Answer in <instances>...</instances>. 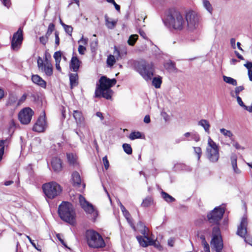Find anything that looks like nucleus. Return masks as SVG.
I'll use <instances>...</instances> for the list:
<instances>
[{
    "label": "nucleus",
    "mask_w": 252,
    "mask_h": 252,
    "mask_svg": "<svg viewBox=\"0 0 252 252\" xmlns=\"http://www.w3.org/2000/svg\"><path fill=\"white\" fill-rule=\"evenodd\" d=\"M32 80L33 83L39 86L40 87L45 88L46 86V82L39 75H33L32 77Z\"/></svg>",
    "instance_id": "obj_19"
},
{
    "label": "nucleus",
    "mask_w": 252,
    "mask_h": 252,
    "mask_svg": "<svg viewBox=\"0 0 252 252\" xmlns=\"http://www.w3.org/2000/svg\"><path fill=\"white\" fill-rule=\"evenodd\" d=\"M191 137L192 139H193L196 142H198L200 140L199 136L198 134L196 133H192L191 135Z\"/></svg>",
    "instance_id": "obj_56"
},
{
    "label": "nucleus",
    "mask_w": 252,
    "mask_h": 252,
    "mask_svg": "<svg viewBox=\"0 0 252 252\" xmlns=\"http://www.w3.org/2000/svg\"><path fill=\"white\" fill-rule=\"evenodd\" d=\"M62 26H63L65 32L69 35H71L73 31L72 27L70 26L66 25L65 24H62Z\"/></svg>",
    "instance_id": "obj_43"
},
{
    "label": "nucleus",
    "mask_w": 252,
    "mask_h": 252,
    "mask_svg": "<svg viewBox=\"0 0 252 252\" xmlns=\"http://www.w3.org/2000/svg\"><path fill=\"white\" fill-rule=\"evenodd\" d=\"M244 90V87L242 86H238L235 88V90L234 91H231L230 92L231 96L232 97H234L236 96H239V94L240 92Z\"/></svg>",
    "instance_id": "obj_29"
},
{
    "label": "nucleus",
    "mask_w": 252,
    "mask_h": 252,
    "mask_svg": "<svg viewBox=\"0 0 252 252\" xmlns=\"http://www.w3.org/2000/svg\"><path fill=\"white\" fill-rule=\"evenodd\" d=\"M67 158L70 164L74 165L77 162L76 156L73 154H67Z\"/></svg>",
    "instance_id": "obj_28"
},
{
    "label": "nucleus",
    "mask_w": 252,
    "mask_h": 252,
    "mask_svg": "<svg viewBox=\"0 0 252 252\" xmlns=\"http://www.w3.org/2000/svg\"><path fill=\"white\" fill-rule=\"evenodd\" d=\"M26 237L28 239V240H29V241L30 242V243H31V244L32 245V246L34 248H35L37 250H38L37 247H36V246L35 245V244L33 242V241L31 239V238H30V236H28V235H26Z\"/></svg>",
    "instance_id": "obj_61"
},
{
    "label": "nucleus",
    "mask_w": 252,
    "mask_h": 252,
    "mask_svg": "<svg viewBox=\"0 0 252 252\" xmlns=\"http://www.w3.org/2000/svg\"><path fill=\"white\" fill-rule=\"evenodd\" d=\"M78 50L80 54L84 55L86 50V48L83 45H79Z\"/></svg>",
    "instance_id": "obj_51"
},
{
    "label": "nucleus",
    "mask_w": 252,
    "mask_h": 252,
    "mask_svg": "<svg viewBox=\"0 0 252 252\" xmlns=\"http://www.w3.org/2000/svg\"><path fill=\"white\" fill-rule=\"evenodd\" d=\"M54 58L55 63H60L62 58V52L61 51H57L54 54Z\"/></svg>",
    "instance_id": "obj_40"
},
{
    "label": "nucleus",
    "mask_w": 252,
    "mask_h": 252,
    "mask_svg": "<svg viewBox=\"0 0 252 252\" xmlns=\"http://www.w3.org/2000/svg\"><path fill=\"white\" fill-rule=\"evenodd\" d=\"M37 65L39 70L44 73L46 75L50 76L53 74V66L52 63L46 60L44 61L42 59L38 57L37 59Z\"/></svg>",
    "instance_id": "obj_12"
},
{
    "label": "nucleus",
    "mask_w": 252,
    "mask_h": 252,
    "mask_svg": "<svg viewBox=\"0 0 252 252\" xmlns=\"http://www.w3.org/2000/svg\"><path fill=\"white\" fill-rule=\"evenodd\" d=\"M211 245L215 249L216 252H222L221 250L223 246V242L220 228L218 226H216L213 228Z\"/></svg>",
    "instance_id": "obj_9"
},
{
    "label": "nucleus",
    "mask_w": 252,
    "mask_h": 252,
    "mask_svg": "<svg viewBox=\"0 0 252 252\" xmlns=\"http://www.w3.org/2000/svg\"><path fill=\"white\" fill-rule=\"evenodd\" d=\"M47 127V124L45 120V113L43 112L42 114L40 116L36 123L33 127L34 131L41 132L44 131Z\"/></svg>",
    "instance_id": "obj_16"
},
{
    "label": "nucleus",
    "mask_w": 252,
    "mask_h": 252,
    "mask_svg": "<svg viewBox=\"0 0 252 252\" xmlns=\"http://www.w3.org/2000/svg\"><path fill=\"white\" fill-rule=\"evenodd\" d=\"M33 111L29 107H26L20 111L18 115V118L21 124L27 125L31 121Z\"/></svg>",
    "instance_id": "obj_14"
},
{
    "label": "nucleus",
    "mask_w": 252,
    "mask_h": 252,
    "mask_svg": "<svg viewBox=\"0 0 252 252\" xmlns=\"http://www.w3.org/2000/svg\"><path fill=\"white\" fill-rule=\"evenodd\" d=\"M136 238L141 246L145 248L149 246L147 241L142 236H137Z\"/></svg>",
    "instance_id": "obj_35"
},
{
    "label": "nucleus",
    "mask_w": 252,
    "mask_h": 252,
    "mask_svg": "<svg viewBox=\"0 0 252 252\" xmlns=\"http://www.w3.org/2000/svg\"><path fill=\"white\" fill-rule=\"evenodd\" d=\"M4 140H0V162L2 159L4 154Z\"/></svg>",
    "instance_id": "obj_41"
},
{
    "label": "nucleus",
    "mask_w": 252,
    "mask_h": 252,
    "mask_svg": "<svg viewBox=\"0 0 252 252\" xmlns=\"http://www.w3.org/2000/svg\"><path fill=\"white\" fill-rule=\"evenodd\" d=\"M102 162L105 169L107 170L109 167V162L106 156L102 158Z\"/></svg>",
    "instance_id": "obj_47"
},
{
    "label": "nucleus",
    "mask_w": 252,
    "mask_h": 252,
    "mask_svg": "<svg viewBox=\"0 0 252 252\" xmlns=\"http://www.w3.org/2000/svg\"><path fill=\"white\" fill-rule=\"evenodd\" d=\"M152 203V199L150 197L146 198L144 200H143L142 205L143 207H148L151 205Z\"/></svg>",
    "instance_id": "obj_42"
},
{
    "label": "nucleus",
    "mask_w": 252,
    "mask_h": 252,
    "mask_svg": "<svg viewBox=\"0 0 252 252\" xmlns=\"http://www.w3.org/2000/svg\"><path fill=\"white\" fill-rule=\"evenodd\" d=\"M161 115L163 117L164 120L166 122L169 121L170 117L166 113H165V112L162 113Z\"/></svg>",
    "instance_id": "obj_59"
},
{
    "label": "nucleus",
    "mask_w": 252,
    "mask_h": 252,
    "mask_svg": "<svg viewBox=\"0 0 252 252\" xmlns=\"http://www.w3.org/2000/svg\"><path fill=\"white\" fill-rule=\"evenodd\" d=\"M147 241V243H148V245L150 246V244L154 240L150 236V234L144 235L142 236Z\"/></svg>",
    "instance_id": "obj_50"
},
{
    "label": "nucleus",
    "mask_w": 252,
    "mask_h": 252,
    "mask_svg": "<svg viewBox=\"0 0 252 252\" xmlns=\"http://www.w3.org/2000/svg\"><path fill=\"white\" fill-rule=\"evenodd\" d=\"M2 2L3 4L6 7L8 8L10 6V0H2Z\"/></svg>",
    "instance_id": "obj_57"
},
{
    "label": "nucleus",
    "mask_w": 252,
    "mask_h": 252,
    "mask_svg": "<svg viewBox=\"0 0 252 252\" xmlns=\"http://www.w3.org/2000/svg\"><path fill=\"white\" fill-rule=\"evenodd\" d=\"M105 25L109 29H113L115 27L117 23V20L112 19L108 17L107 15H105Z\"/></svg>",
    "instance_id": "obj_21"
},
{
    "label": "nucleus",
    "mask_w": 252,
    "mask_h": 252,
    "mask_svg": "<svg viewBox=\"0 0 252 252\" xmlns=\"http://www.w3.org/2000/svg\"><path fill=\"white\" fill-rule=\"evenodd\" d=\"M23 39V30L20 28L12 37L11 40V47L14 50H17L20 48Z\"/></svg>",
    "instance_id": "obj_15"
},
{
    "label": "nucleus",
    "mask_w": 252,
    "mask_h": 252,
    "mask_svg": "<svg viewBox=\"0 0 252 252\" xmlns=\"http://www.w3.org/2000/svg\"><path fill=\"white\" fill-rule=\"evenodd\" d=\"M237 156L235 154H232L231 156V162L234 171L236 174H239L241 173V170L237 167Z\"/></svg>",
    "instance_id": "obj_22"
},
{
    "label": "nucleus",
    "mask_w": 252,
    "mask_h": 252,
    "mask_svg": "<svg viewBox=\"0 0 252 252\" xmlns=\"http://www.w3.org/2000/svg\"><path fill=\"white\" fill-rule=\"evenodd\" d=\"M79 200L81 207L88 214H91L94 219L97 216V213L92 204L88 202L81 195H79Z\"/></svg>",
    "instance_id": "obj_13"
},
{
    "label": "nucleus",
    "mask_w": 252,
    "mask_h": 252,
    "mask_svg": "<svg viewBox=\"0 0 252 252\" xmlns=\"http://www.w3.org/2000/svg\"><path fill=\"white\" fill-rule=\"evenodd\" d=\"M185 18L186 22V27L188 31L192 32L198 27L200 17L195 11L193 10L187 11Z\"/></svg>",
    "instance_id": "obj_7"
},
{
    "label": "nucleus",
    "mask_w": 252,
    "mask_h": 252,
    "mask_svg": "<svg viewBox=\"0 0 252 252\" xmlns=\"http://www.w3.org/2000/svg\"><path fill=\"white\" fill-rule=\"evenodd\" d=\"M49 36H47L46 34L45 36H41L39 38L40 42L43 45H45L48 40Z\"/></svg>",
    "instance_id": "obj_48"
},
{
    "label": "nucleus",
    "mask_w": 252,
    "mask_h": 252,
    "mask_svg": "<svg viewBox=\"0 0 252 252\" xmlns=\"http://www.w3.org/2000/svg\"><path fill=\"white\" fill-rule=\"evenodd\" d=\"M164 66H165V67L166 68V69L170 70H172L174 69V68H175L174 64L171 62L166 63L165 64Z\"/></svg>",
    "instance_id": "obj_46"
},
{
    "label": "nucleus",
    "mask_w": 252,
    "mask_h": 252,
    "mask_svg": "<svg viewBox=\"0 0 252 252\" xmlns=\"http://www.w3.org/2000/svg\"><path fill=\"white\" fill-rule=\"evenodd\" d=\"M88 38H84L83 36L81 37V38L79 40L78 42L81 43L82 44L85 45L88 43Z\"/></svg>",
    "instance_id": "obj_55"
},
{
    "label": "nucleus",
    "mask_w": 252,
    "mask_h": 252,
    "mask_svg": "<svg viewBox=\"0 0 252 252\" xmlns=\"http://www.w3.org/2000/svg\"><path fill=\"white\" fill-rule=\"evenodd\" d=\"M198 125L202 126L207 133H210V125L207 120L205 119L200 120L198 122Z\"/></svg>",
    "instance_id": "obj_24"
},
{
    "label": "nucleus",
    "mask_w": 252,
    "mask_h": 252,
    "mask_svg": "<svg viewBox=\"0 0 252 252\" xmlns=\"http://www.w3.org/2000/svg\"><path fill=\"white\" fill-rule=\"evenodd\" d=\"M152 85L156 88H159L162 83V78L159 76L155 77L152 79Z\"/></svg>",
    "instance_id": "obj_27"
},
{
    "label": "nucleus",
    "mask_w": 252,
    "mask_h": 252,
    "mask_svg": "<svg viewBox=\"0 0 252 252\" xmlns=\"http://www.w3.org/2000/svg\"><path fill=\"white\" fill-rule=\"evenodd\" d=\"M144 122L148 124L150 122V118L149 115H146L144 118Z\"/></svg>",
    "instance_id": "obj_62"
},
{
    "label": "nucleus",
    "mask_w": 252,
    "mask_h": 252,
    "mask_svg": "<svg viewBox=\"0 0 252 252\" xmlns=\"http://www.w3.org/2000/svg\"><path fill=\"white\" fill-rule=\"evenodd\" d=\"M141 137V134L140 132H131L129 136V138L131 140H134L135 139L140 138Z\"/></svg>",
    "instance_id": "obj_38"
},
{
    "label": "nucleus",
    "mask_w": 252,
    "mask_h": 252,
    "mask_svg": "<svg viewBox=\"0 0 252 252\" xmlns=\"http://www.w3.org/2000/svg\"><path fill=\"white\" fill-rule=\"evenodd\" d=\"M123 148L124 151L128 155H130L132 153V149L129 144H124L123 145Z\"/></svg>",
    "instance_id": "obj_39"
},
{
    "label": "nucleus",
    "mask_w": 252,
    "mask_h": 252,
    "mask_svg": "<svg viewBox=\"0 0 252 252\" xmlns=\"http://www.w3.org/2000/svg\"><path fill=\"white\" fill-rule=\"evenodd\" d=\"M167 21L169 25L175 30L181 31L186 28L185 16L178 10H171L167 16Z\"/></svg>",
    "instance_id": "obj_3"
},
{
    "label": "nucleus",
    "mask_w": 252,
    "mask_h": 252,
    "mask_svg": "<svg viewBox=\"0 0 252 252\" xmlns=\"http://www.w3.org/2000/svg\"><path fill=\"white\" fill-rule=\"evenodd\" d=\"M244 108L248 112L252 113V104L249 106L245 105V107Z\"/></svg>",
    "instance_id": "obj_64"
},
{
    "label": "nucleus",
    "mask_w": 252,
    "mask_h": 252,
    "mask_svg": "<svg viewBox=\"0 0 252 252\" xmlns=\"http://www.w3.org/2000/svg\"><path fill=\"white\" fill-rule=\"evenodd\" d=\"M81 63V61L77 57H72L70 63V67L73 71L77 72L79 68Z\"/></svg>",
    "instance_id": "obj_18"
},
{
    "label": "nucleus",
    "mask_w": 252,
    "mask_h": 252,
    "mask_svg": "<svg viewBox=\"0 0 252 252\" xmlns=\"http://www.w3.org/2000/svg\"><path fill=\"white\" fill-rule=\"evenodd\" d=\"M220 132L223 135H224V136H225L226 137H228L230 139H231L232 137V136H233L232 132L230 130L226 129L224 128H220Z\"/></svg>",
    "instance_id": "obj_33"
},
{
    "label": "nucleus",
    "mask_w": 252,
    "mask_h": 252,
    "mask_svg": "<svg viewBox=\"0 0 252 252\" xmlns=\"http://www.w3.org/2000/svg\"><path fill=\"white\" fill-rule=\"evenodd\" d=\"M78 76L76 73H71L69 75V81L70 88L72 89L74 87L76 86L78 83Z\"/></svg>",
    "instance_id": "obj_23"
},
{
    "label": "nucleus",
    "mask_w": 252,
    "mask_h": 252,
    "mask_svg": "<svg viewBox=\"0 0 252 252\" xmlns=\"http://www.w3.org/2000/svg\"><path fill=\"white\" fill-rule=\"evenodd\" d=\"M15 126V123L14 121L12 120L10 123V130H13Z\"/></svg>",
    "instance_id": "obj_63"
},
{
    "label": "nucleus",
    "mask_w": 252,
    "mask_h": 252,
    "mask_svg": "<svg viewBox=\"0 0 252 252\" xmlns=\"http://www.w3.org/2000/svg\"><path fill=\"white\" fill-rule=\"evenodd\" d=\"M234 97H235L236 98L237 102L238 104L241 107H242L243 108H244L245 107V105L244 104L241 98L239 96H235Z\"/></svg>",
    "instance_id": "obj_52"
},
{
    "label": "nucleus",
    "mask_w": 252,
    "mask_h": 252,
    "mask_svg": "<svg viewBox=\"0 0 252 252\" xmlns=\"http://www.w3.org/2000/svg\"><path fill=\"white\" fill-rule=\"evenodd\" d=\"M206 154L208 159L212 162H216L220 157L219 146L208 137Z\"/></svg>",
    "instance_id": "obj_6"
},
{
    "label": "nucleus",
    "mask_w": 252,
    "mask_h": 252,
    "mask_svg": "<svg viewBox=\"0 0 252 252\" xmlns=\"http://www.w3.org/2000/svg\"><path fill=\"white\" fill-rule=\"evenodd\" d=\"M55 44L57 46H58L60 44V38L59 36V32H56L55 33Z\"/></svg>",
    "instance_id": "obj_54"
},
{
    "label": "nucleus",
    "mask_w": 252,
    "mask_h": 252,
    "mask_svg": "<svg viewBox=\"0 0 252 252\" xmlns=\"http://www.w3.org/2000/svg\"><path fill=\"white\" fill-rule=\"evenodd\" d=\"M73 116L78 126H81L84 125L85 119L81 111L74 110Z\"/></svg>",
    "instance_id": "obj_17"
},
{
    "label": "nucleus",
    "mask_w": 252,
    "mask_h": 252,
    "mask_svg": "<svg viewBox=\"0 0 252 252\" xmlns=\"http://www.w3.org/2000/svg\"><path fill=\"white\" fill-rule=\"evenodd\" d=\"M116 63V59L113 55H109L107 59V63L108 66L111 67Z\"/></svg>",
    "instance_id": "obj_36"
},
{
    "label": "nucleus",
    "mask_w": 252,
    "mask_h": 252,
    "mask_svg": "<svg viewBox=\"0 0 252 252\" xmlns=\"http://www.w3.org/2000/svg\"><path fill=\"white\" fill-rule=\"evenodd\" d=\"M52 166L56 172L60 171L62 168V164L61 160L58 158H53L51 161Z\"/></svg>",
    "instance_id": "obj_20"
},
{
    "label": "nucleus",
    "mask_w": 252,
    "mask_h": 252,
    "mask_svg": "<svg viewBox=\"0 0 252 252\" xmlns=\"http://www.w3.org/2000/svg\"><path fill=\"white\" fill-rule=\"evenodd\" d=\"M224 213V210L221 207H216L209 214L207 217L210 223L217 224L221 220Z\"/></svg>",
    "instance_id": "obj_11"
},
{
    "label": "nucleus",
    "mask_w": 252,
    "mask_h": 252,
    "mask_svg": "<svg viewBox=\"0 0 252 252\" xmlns=\"http://www.w3.org/2000/svg\"><path fill=\"white\" fill-rule=\"evenodd\" d=\"M150 246H153L160 251L162 250V246L157 240H154L153 242L150 244Z\"/></svg>",
    "instance_id": "obj_44"
},
{
    "label": "nucleus",
    "mask_w": 252,
    "mask_h": 252,
    "mask_svg": "<svg viewBox=\"0 0 252 252\" xmlns=\"http://www.w3.org/2000/svg\"><path fill=\"white\" fill-rule=\"evenodd\" d=\"M42 189L46 197L53 199L59 196L62 192L61 186L55 182H50L42 185Z\"/></svg>",
    "instance_id": "obj_5"
},
{
    "label": "nucleus",
    "mask_w": 252,
    "mask_h": 252,
    "mask_svg": "<svg viewBox=\"0 0 252 252\" xmlns=\"http://www.w3.org/2000/svg\"><path fill=\"white\" fill-rule=\"evenodd\" d=\"M244 66L248 69V71L250 70H252V63L251 62L247 63L244 64Z\"/></svg>",
    "instance_id": "obj_58"
},
{
    "label": "nucleus",
    "mask_w": 252,
    "mask_h": 252,
    "mask_svg": "<svg viewBox=\"0 0 252 252\" xmlns=\"http://www.w3.org/2000/svg\"><path fill=\"white\" fill-rule=\"evenodd\" d=\"M54 28L55 25L53 23L50 24L48 28L47 32L46 33V35L48 36H49L53 31L54 30Z\"/></svg>",
    "instance_id": "obj_45"
},
{
    "label": "nucleus",
    "mask_w": 252,
    "mask_h": 252,
    "mask_svg": "<svg viewBox=\"0 0 252 252\" xmlns=\"http://www.w3.org/2000/svg\"><path fill=\"white\" fill-rule=\"evenodd\" d=\"M202 4L203 7L205 8L210 13H212L213 8L209 1L208 0H203Z\"/></svg>",
    "instance_id": "obj_31"
},
{
    "label": "nucleus",
    "mask_w": 252,
    "mask_h": 252,
    "mask_svg": "<svg viewBox=\"0 0 252 252\" xmlns=\"http://www.w3.org/2000/svg\"><path fill=\"white\" fill-rule=\"evenodd\" d=\"M161 194L163 198H164V199L168 202H173L175 200L173 197L165 192L162 191Z\"/></svg>",
    "instance_id": "obj_37"
},
{
    "label": "nucleus",
    "mask_w": 252,
    "mask_h": 252,
    "mask_svg": "<svg viewBox=\"0 0 252 252\" xmlns=\"http://www.w3.org/2000/svg\"><path fill=\"white\" fill-rule=\"evenodd\" d=\"M248 222L247 218L243 217L242 218L240 224L238 226L237 234L240 237L244 238L245 241L249 244L252 246V239L247 237V227Z\"/></svg>",
    "instance_id": "obj_10"
},
{
    "label": "nucleus",
    "mask_w": 252,
    "mask_h": 252,
    "mask_svg": "<svg viewBox=\"0 0 252 252\" xmlns=\"http://www.w3.org/2000/svg\"><path fill=\"white\" fill-rule=\"evenodd\" d=\"M233 146L238 150H244L245 148L244 147L241 146L237 142H234L233 143Z\"/></svg>",
    "instance_id": "obj_53"
},
{
    "label": "nucleus",
    "mask_w": 252,
    "mask_h": 252,
    "mask_svg": "<svg viewBox=\"0 0 252 252\" xmlns=\"http://www.w3.org/2000/svg\"><path fill=\"white\" fill-rule=\"evenodd\" d=\"M72 177L74 186H78L80 185L81 182V180L79 173L77 172H74L73 173Z\"/></svg>",
    "instance_id": "obj_25"
},
{
    "label": "nucleus",
    "mask_w": 252,
    "mask_h": 252,
    "mask_svg": "<svg viewBox=\"0 0 252 252\" xmlns=\"http://www.w3.org/2000/svg\"><path fill=\"white\" fill-rule=\"evenodd\" d=\"M115 79H110L105 76H102L99 79V85L95 91V97H103L110 99L113 94L111 87L116 83Z\"/></svg>",
    "instance_id": "obj_1"
},
{
    "label": "nucleus",
    "mask_w": 252,
    "mask_h": 252,
    "mask_svg": "<svg viewBox=\"0 0 252 252\" xmlns=\"http://www.w3.org/2000/svg\"><path fill=\"white\" fill-rule=\"evenodd\" d=\"M175 240L173 238H170L168 240V245L170 247L174 246Z\"/></svg>",
    "instance_id": "obj_60"
},
{
    "label": "nucleus",
    "mask_w": 252,
    "mask_h": 252,
    "mask_svg": "<svg viewBox=\"0 0 252 252\" xmlns=\"http://www.w3.org/2000/svg\"><path fill=\"white\" fill-rule=\"evenodd\" d=\"M86 237L88 244L90 247L94 248H102L105 245L102 237L94 231H87Z\"/></svg>",
    "instance_id": "obj_8"
},
{
    "label": "nucleus",
    "mask_w": 252,
    "mask_h": 252,
    "mask_svg": "<svg viewBox=\"0 0 252 252\" xmlns=\"http://www.w3.org/2000/svg\"><path fill=\"white\" fill-rule=\"evenodd\" d=\"M136 70L146 81L152 80L155 70L154 65L152 63H147L143 61L138 62L136 66Z\"/></svg>",
    "instance_id": "obj_4"
},
{
    "label": "nucleus",
    "mask_w": 252,
    "mask_h": 252,
    "mask_svg": "<svg viewBox=\"0 0 252 252\" xmlns=\"http://www.w3.org/2000/svg\"><path fill=\"white\" fill-rule=\"evenodd\" d=\"M223 81L228 84L233 86H236L237 85V81L230 77L223 76Z\"/></svg>",
    "instance_id": "obj_32"
},
{
    "label": "nucleus",
    "mask_w": 252,
    "mask_h": 252,
    "mask_svg": "<svg viewBox=\"0 0 252 252\" xmlns=\"http://www.w3.org/2000/svg\"><path fill=\"white\" fill-rule=\"evenodd\" d=\"M123 214L124 216L125 217L126 220H127L128 223L130 224L131 227L132 228V229L134 231H136L135 227L134 226V225L133 224V223L132 222V220L130 218V214L128 213V212L127 211H125V212H124Z\"/></svg>",
    "instance_id": "obj_34"
},
{
    "label": "nucleus",
    "mask_w": 252,
    "mask_h": 252,
    "mask_svg": "<svg viewBox=\"0 0 252 252\" xmlns=\"http://www.w3.org/2000/svg\"><path fill=\"white\" fill-rule=\"evenodd\" d=\"M194 152L198 156V159H199L201 154H202V150L201 149L198 147H193Z\"/></svg>",
    "instance_id": "obj_49"
},
{
    "label": "nucleus",
    "mask_w": 252,
    "mask_h": 252,
    "mask_svg": "<svg viewBox=\"0 0 252 252\" xmlns=\"http://www.w3.org/2000/svg\"><path fill=\"white\" fill-rule=\"evenodd\" d=\"M138 227H139L140 233L144 236L150 234L149 229L146 227L142 222L140 221L137 224Z\"/></svg>",
    "instance_id": "obj_26"
},
{
    "label": "nucleus",
    "mask_w": 252,
    "mask_h": 252,
    "mask_svg": "<svg viewBox=\"0 0 252 252\" xmlns=\"http://www.w3.org/2000/svg\"><path fill=\"white\" fill-rule=\"evenodd\" d=\"M138 36L137 34H132L131 35L127 40V43L129 45L133 46L136 41L138 39Z\"/></svg>",
    "instance_id": "obj_30"
},
{
    "label": "nucleus",
    "mask_w": 252,
    "mask_h": 252,
    "mask_svg": "<svg viewBox=\"0 0 252 252\" xmlns=\"http://www.w3.org/2000/svg\"><path fill=\"white\" fill-rule=\"evenodd\" d=\"M59 214L61 218L71 225L76 223V214L73 206L69 202H63L59 207Z\"/></svg>",
    "instance_id": "obj_2"
}]
</instances>
